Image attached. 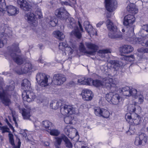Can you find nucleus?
Listing matches in <instances>:
<instances>
[{
  "label": "nucleus",
  "mask_w": 148,
  "mask_h": 148,
  "mask_svg": "<svg viewBox=\"0 0 148 148\" xmlns=\"http://www.w3.org/2000/svg\"><path fill=\"white\" fill-rule=\"evenodd\" d=\"M18 46V44H14L11 46L8 47V49L9 54L11 57L15 62L18 64L20 65L23 64V61L21 56L17 55L15 53L16 52L18 53L20 52Z\"/></svg>",
  "instance_id": "f257e3e1"
},
{
  "label": "nucleus",
  "mask_w": 148,
  "mask_h": 148,
  "mask_svg": "<svg viewBox=\"0 0 148 148\" xmlns=\"http://www.w3.org/2000/svg\"><path fill=\"white\" fill-rule=\"evenodd\" d=\"M36 80L42 87L47 86L52 82V79L49 75L43 73H38L36 76Z\"/></svg>",
  "instance_id": "f03ea898"
},
{
  "label": "nucleus",
  "mask_w": 148,
  "mask_h": 148,
  "mask_svg": "<svg viewBox=\"0 0 148 148\" xmlns=\"http://www.w3.org/2000/svg\"><path fill=\"white\" fill-rule=\"evenodd\" d=\"M85 45L87 48L91 49L92 51H87L84 45L82 43H80L79 46L80 51L83 52L85 53L90 55H93L99 49V47L98 45L90 42H86Z\"/></svg>",
  "instance_id": "7ed1b4c3"
},
{
  "label": "nucleus",
  "mask_w": 148,
  "mask_h": 148,
  "mask_svg": "<svg viewBox=\"0 0 148 148\" xmlns=\"http://www.w3.org/2000/svg\"><path fill=\"white\" fill-rule=\"evenodd\" d=\"M125 117L127 121L130 124L137 125L141 122V118L135 113H127Z\"/></svg>",
  "instance_id": "20e7f679"
},
{
  "label": "nucleus",
  "mask_w": 148,
  "mask_h": 148,
  "mask_svg": "<svg viewBox=\"0 0 148 148\" xmlns=\"http://www.w3.org/2000/svg\"><path fill=\"white\" fill-rule=\"evenodd\" d=\"M106 99L110 103L117 105L122 100L121 97L118 94H114L110 92L106 95Z\"/></svg>",
  "instance_id": "39448f33"
},
{
  "label": "nucleus",
  "mask_w": 148,
  "mask_h": 148,
  "mask_svg": "<svg viewBox=\"0 0 148 148\" xmlns=\"http://www.w3.org/2000/svg\"><path fill=\"white\" fill-rule=\"evenodd\" d=\"M105 6L107 10L106 16L107 18H110L112 12L116 7L117 2L116 0H105Z\"/></svg>",
  "instance_id": "423d86ee"
},
{
  "label": "nucleus",
  "mask_w": 148,
  "mask_h": 148,
  "mask_svg": "<svg viewBox=\"0 0 148 148\" xmlns=\"http://www.w3.org/2000/svg\"><path fill=\"white\" fill-rule=\"evenodd\" d=\"M55 14L56 16L62 21H65L69 17V14L63 8L56 10L55 12Z\"/></svg>",
  "instance_id": "0eeeda50"
},
{
  "label": "nucleus",
  "mask_w": 148,
  "mask_h": 148,
  "mask_svg": "<svg viewBox=\"0 0 148 148\" xmlns=\"http://www.w3.org/2000/svg\"><path fill=\"white\" fill-rule=\"evenodd\" d=\"M60 112L63 115H70L75 113V110L72 106L64 104L61 106Z\"/></svg>",
  "instance_id": "6e6552de"
},
{
  "label": "nucleus",
  "mask_w": 148,
  "mask_h": 148,
  "mask_svg": "<svg viewBox=\"0 0 148 148\" xmlns=\"http://www.w3.org/2000/svg\"><path fill=\"white\" fill-rule=\"evenodd\" d=\"M23 99L24 101L30 102L36 98L35 94L32 91L30 90L24 91L22 94Z\"/></svg>",
  "instance_id": "1a4fd4ad"
},
{
  "label": "nucleus",
  "mask_w": 148,
  "mask_h": 148,
  "mask_svg": "<svg viewBox=\"0 0 148 148\" xmlns=\"http://www.w3.org/2000/svg\"><path fill=\"white\" fill-rule=\"evenodd\" d=\"M147 141V137L146 134L141 133L135 138L134 144L136 146L143 145L145 144Z\"/></svg>",
  "instance_id": "9d476101"
},
{
  "label": "nucleus",
  "mask_w": 148,
  "mask_h": 148,
  "mask_svg": "<svg viewBox=\"0 0 148 148\" xmlns=\"http://www.w3.org/2000/svg\"><path fill=\"white\" fill-rule=\"evenodd\" d=\"M65 76L62 74H55L52 79V82L55 85H60L63 84L66 81Z\"/></svg>",
  "instance_id": "9b49d317"
},
{
  "label": "nucleus",
  "mask_w": 148,
  "mask_h": 148,
  "mask_svg": "<svg viewBox=\"0 0 148 148\" xmlns=\"http://www.w3.org/2000/svg\"><path fill=\"white\" fill-rule=\"evenodd\" d=\"M83 99L85 101L91 100L93 97L92 91L89 90L85 89L82 90L81 93Z\"/></svg>",
  "instance_id": "f8f14e48"
},
{
  "label": "nucleus",
  "mask_w": 148,
  "mask_h": 148,
  "mask_svg": "<svg viewBox=\"0 0 148 148\" xmlns=\"http://www.w3.org/2000/svg\"><path fill=\"white\" fill-rule=\"evenodd\" d=\"M25 16L27 17L28 22L31 25L35 26L37 25L38 22L36 20L34 13L29 12L26 13Z\"/></svg>",
  "instance_id": "ddd939ff"
},
{
  "label": "nucleus",
  "mask_w": 148,
  "mask_h": 148,
  "mask_svg": "<svg viewBox=\"0 0 148 148\" xmlns=\"http://www.w3.org/2000/svg\"><path fill=\"white\" fill-rule=\"evenodd\" d=\"M135 18L134 16L132 14H128L125 16L124 18L123 23L126 26L130 25L134 22Z\"/></svg>",
  "instance_id": "4468645a"
},
{
  "label": "nucleus",
  "mask_w": 148,
  "mask_h": 148,
  "mask_svg": "<svg viewBox=\"0 0 148 148\" xmlns=\"http://www.w3.org/2000/svg\"><path fill=\"white\" fill-rule=\"evenodd\" d=\"M35 70L34 66L30 63H26L22 65L21 68V71L22 73H26L30 70Z\"/></svg>",
  "instance_id": "2eb2a0df"
},
{
  "label": "nucleus",
  "mask_w": 148,
  "mask_h": 148,
  "mask_svg": "<svg viewBox=\"0 0 148 148\" xmlns=\"http://www.w3.org/2000/svg\"><path fill=\"white\" fill-rule=\"evenodd\" d=\"M103 82L104 83L103 87L110 88L111 86H113L116 85L114 80L111 78L106 77L102 79Z\"/></svg>",
  "instance_id": "dca6fc26"
},
{
  "label": "nucleus",
  "mask_w": 148,
  "mask_h": 148,
  "mask_svg": "<svg viewBox=\"0 0 148 148\" xmlns=\"http://www.w3.org/2000/svg\"><path fill=\"white\" fill-rule=\"evenodd\" d=\"M5 11H7L8 15L9 16L14 15L18 14L19 12L18 10L12 5L7 6L5 8Z\"/></svg>",
  "instance_id": "f3484780"
},
{
  "label": "nucleus",
  "mask_w": 148,
  "mask_h": 148,
  "mask_svg": "<svg viewBox=\"0 0 148 148\" xmlns=\"http://www.w3.org/2000/svg\"><path fill=\"white\" fill-rule=\"evenodd\" d=\"M109 37L113 39H120L122 38V36L121 32L119 31L117 29L116 30H113L108 34Z\"/></svg>",
  "instance_id": "a211bd4d"
},
{
  "label": "nucleus",
  "mask_w": 148,
  "mask_h": 148,
  "mask_svg": "<svg viewBox=\"0 0 148 148\" xmlns=\"http://www.w3.org/2000/svg\"><path fill=\"white\" fill-rule=\"evenodd\" d=\"M0 99L2 103L6 106H8L11 103L10 100L4 92L0 93Z\"/></svg>",
  "instance_id": "6ab92c4d"
},
{
  "label": "nucleus",
  "mask_w": 148,
  "mask_h": 148,
  "mask_svg": "<svg viewBox=\"0 0 148 148\" xmlns=\"http://www.w3.org/2000/svg\"><path fill=\"white\" fill-rule=\"evenodd\" d=\"M20 111L24 119H29L31 116L30 114L31 108L30 107L26 108H22Z\"/></svg>",
  "instance_id": "aec40b11"
},
{
  "label": "nucleus",
  "mask_w": 148,
  "mask_h": 148,
  "mask_svg": "<svg viewBox=\"0 0 148 148\" xmlns=\"http://www.w3.org/2000/svg\"><path fill=\"white\" fill-rule=\"evenodd\" d=\"M31 86L30 82L27 79H25L22 81L21 84L22 88L26 91L29 89Z\"/></svg>",
  "instance_id": "412c9836"
},
{
  "label": "nucleus",
  "mask_w": 148,
  "mask_h": 148,
  "mask_svg": "<svg viewBox=\"0 0 148 148\" xmlns=\"http://www.w3.org/2000/svg\"><path fill=\"white\" fill-rule=\"evenodd\" d=\"M106 25L108 29L110 32L116 30L117 28L116 26L114 25L111 20L108 19L106 22Z\"/></svg>",
  "instance_id": "4be33fe9"
},
{
  "label": "nucleus",
  "mask_w": 148,
  "mask_h": 148,
  "mask_svg": "<svg viewBox=\"0 0 148 148\" xmlns=\"http://www.w3.org/2000/svg\"><path fill=\"white\" fill-rule=\"evenodd\" d=\"M92 79L90 78H82L78 80V82L79 84L90 85V81Z\"/></svg>",
  "instance_id": "5701e85b"
},
{
  "label": "nucleus",
  "mask_w": 148,
  "mask_h": 148,
  "mask_svg": "<svg viewBox=\"0 0 148 148\" xmlns=\"http://www.w3.org/2000/svg\"><path fill=\"white\" fill-rule=\"evenodd\" d=\"M134 48L131 46L125 45H124L122 48V52L123 53L125 54L130 53L132 51Z\"/></svg>",
  "instance_id": "b1692460"
},
{
  "label": "nucleus",
  "mask_w": 148,
  "mask_h": 148,
  "mask_svg": "<svg viewBox=\"0 0 148 148\" xmlns=\"http://www.w3.org/2000/svg\"><path fill=\"white\" fill-rule=\"evenodd\" d=\"M41 126L47 131L49 130L52 127V123L47 120L43 121L41 123Z\"/></svg>",
  "instance_id": "393cba45"
},
{
  "label": "nucleus",
  "mask_w": 148,
  "mask_h": 148,
  "mask_svg": "<svg viewBox=\"0 0 148 148\" xmlns=\"http://www.w3.org/2000/svg\"><path fill=\"white\" fill-rule=\"evenodd\" d=\"M127 10L130 13L136 14L138 12V9L136 8L134 5L133 4H130L127 7Z\"/></svg>",
  "instance_id": "a878e982"
},
{
  "label": "nucleus",
  "mask_w": 148,
  "mask_h": 148,
  "mask_svg": "<svg viewBox=\"0 0 148 148\" xmlns=\"http://www.w3.org/2000/svg\"><path fill=\"white\" fill-rule=\"evenodd\" d=\"M123 95L126 96H131V88L127 86L123 88L121 90Z\"/></svg>",
  "instance_id": "bb28decb"
},
{
  "label": "nucleus",
  "mask_w": 148,
  "mask_h": 148,
  "mask_svg": "<svg viewBox=\"0 0 148 148\" xmlns=\"http://www.w3.org/2000/svg\"><path fill=\"white\" fill-rule=\"evenodd\" d=\"M143 29L140 31L142 34V36L143 37L148 38V25H144L142 27Z\"/></svg>",
  "instance_id": "cd10ccee"
},
{
  "label": "nucleus",
  "mask_w": 148,
  "mask_h": 148,
  "mask_svg": "<svg viewBox=\"0 0 148 148\" xmlns=\"http://www.w3.org/2000/svg\"><path fill=\"white\" fill-rule=\"evenodd\" d=\"M54 36L60 40H62L65 38V36L63 34L59 31L54 32L53 33Z\"/></svg>",
  "instance_id": "c85d7f7f"
},
{
  "label": "nucleus",
  "mask_w": 148,
  "mask_h": 148,
  "mask_svg": "<svg viewBox=\"0 0 148 148\" xmlns=\"http://www.w3.org/2000/svg\"><path fill=\"white\" fill-rule=\"evenodd\" d=\"M91 83H92L94 86L97 87L100 86L103 87V84H104L103 82L102 79L101 80L97 79L93 80L92 79V81H90V84Z\"/></svg>",
  "instance_id": "c756f323"
},
{
  "label": "nucleus",
  "mask_w": 148,
  "mask_h": 148,
  "mask_svg": "<svg viewBox=\"0 0 148 148\" xmlns=\"http://www.w3.org/2000/svg\"><path fill=\"white\" fill-rule=\"evenodd\" d=\"M46 21L47 23H49V24L52 27H54L56 25L57 23V20L54 18L53 17H48L46 19Z\"/></svg>",
  "instance_id": "7c9ffc66"
},
{
  "label": "nucleus",
  "mask_w": 148,
  "mask_h": 148,
  "mask_svg": "<svg viewBox=\"0 0 148 148\" xmlns=\"http://www.w3.org/2000/svg\"><path fill=\"white\" fill-rule=\"evenodd\" d=\"M65 21L68 23L69 27L70 28H73L75 26V21L73 18L69 16V17Z\"/></svg>",
  "instance_id": "2f4dec72"
},
{
  "label": "nucleus",
  "mask_w": 148,
  "mask_h": 148,
  "mask_svg": "<svg viewBox=\"0 0 148 148\" xmlns=\"http://www.w3.org/2000/svg\"><path fill=\"white\" fill-rule=\"evenodd\" d=\"M71 34H73L78 39H80L82 36V34L77 26H75L74 30L72 31Z\"/></svg>",
  "instance_id": "473e14b6"
},
{
  "label": "nucleus",
  "mask_w": 148,
  "mask_h": 148,
  "mask_svg": "<svg viewBox=\"0 0 148 148\" xmlns=\"http://www.w3.org/2000/svg\"><path fill=\"white\" fill-rule=\"evenodd\" d=\"M20 7L22 9L25 11H29L31 10V6L26 1L24 2L23 4Z\"/></svg>",
  "instance_id": "72a5a7b5"
},
{
  "label": "nucleus",
  "mask_w": 148,
  "mask_h": 148,
  "mask_svg": "<svg viewBox=\"0 0 148 148\" xmlns=\"http://www.w3.org/2000/svg\"><path fill=\"white\" fill-rule=\"evenodd\" d=\"M65 146L68 148H72L73 147L72 143L71 142L68 138L65 136L63 138Z\"/></svg>",
  "instance_id": "f704fd0d"
},
{
  "label": "nucleus",
  "mask_w": 148,
  "mask_h": 148,
  "mask_svg": "<svg viewBox=\"0 0 148 148\" xmlns=\"http://www.w3.org/2000/svg\"><path fill=\"white\" fill-rule=\"evenodd\" d=\"M7 6L5 0H0V13L5 12Z\"/></svg>",
  "instance_id": "c9c22d12"
},
{
  "label": "nucleus",
  "mask_w": 148,
  "mask_h": 148,
  "mask_svg": "<svg viewBox=\"0 0 148 148\" xmlns=\"http://www.w3.org/2000/svg\"><path fill=\"white\" fill-rule=\"evenodd\" d=\"M110 63L115 71L118 70L121 66V64L118 61L111 60L110 61Z\"/></svg>",
  "instance_id": "e433bc0d"
},
{
  "label": "nucleus",
  "mask_w": 148,
  "mask_h": 148,
  "mask_svg": "<svg viewBox=\"0 0 148 148\" xmlns=\"http://www.w3.org/2000/svg\"><path fill=\"white\" fill-rule=\"evenodd\" d=\"M99 53V56L102 58L105 57V53H111V51L110 49H107L102 50H100L98 52Z\"/></svg>",
  "instance_id": "4c0bfd02"
},
{
  "label": "nucleus",
  "mask_w": 148,
  "mask_h": 148,
  "mask_svg": "<svg viewBox=\"0 0 148 148\" xmlns=\"http://www.w3.org/2000/svg\"><path fill=\"white\" fill-rule=\"evenodd\" d=\"M47 131L50 133V134L54 136H58L60 134V132L57 130L52 129L51 127Z\"/></svg>",
  "instance_id": "58836bf2"
},
{
  "label": "nucleus",
  "mask_w": 148,
  "mask_h": 148,
  "mask_svg": "<svg viewBox=\"0 0 148 148\" xmlns=\"http://www.w3.org/2000/svg\"><path fill=\"white\" fill-rule=\"evenodd\" d=\"M94 113L97 116H101L102 112V108H101L99 107H95L94 108Z\"/></svg>",
  "instance_id": "ea45409f"
},
{
  "label": "nucleus",
  "mask_w": 148,
  "mask_h": 148,
  "mask_svg": "<svg viewBox=\"0 0 148 148\" xmlns=\"http://www.w3.org/2000/svg\"><path fill=\"white\" fill-rule=\"evenodd\" d=\"M59 106V103L56 101H52L50 104V107L54 110L57 109Z\"/></svg>",
  "instance_id": "a19ab883"
},
{
  "label": "nucleus",
  "mask_w": 148,
  "mask_h": 148,
  "mask_svg": "<svg viewBox=\"0 0 148 148\" xmlns=\"http://www.w3.org/2000/svg\"><path fill=\"white\" fill-rule=\"evenodd\" d=\"M64 137H65V136L64 135H62L60 137L55 138L56 140L55 141V145H60L62 141V140H63V138Z\"/></svg>",
  "instance_id": "79ce46f5"
},
{
  "label": "nucleus",
  "mask_w": 148,
  "mask_h": 148,
  "mask_svg": "<svg viewBox=\"0 0 148 148\" xmlns=\"http://www.w3.org/2000/svg\"><path fill=\"white\" fill-rule=\"evenodd\" d=\"M134 55H131L130 56H126L122 58V60L131 62L134 60Z\"/></svg>",
  "instance_id": "37998d69"
},
{
  "label": "nucleus",
  "mask_w": 148,
  "mask_h": 148,
  "mask_svg": "<svg viewBox=\"0 0 148 148\" xmlns=\"http://www.w3.org/2000/svg\"><path fill=\"white\" fill-rule=\"evenodd\" d=\"M88 28H89L90 29H87V32L90 35L92 34V35H94L96 33V31L95 29L92 27L91 25H88Z\"/></svg>",
  "instance_id": "c03bdc74"
},
{
  "label": "nucleus",
  "mask_w": 148,
  "mask_h": 148,
  "mask_svg": "<svg viewBox=\"0 0 148 148\" xmlns=\"http://www.w3.org/2000/svg\"><path fill=\"white\" fill-rule=\"evenodd\" d=\"M109 115L110 113L107 110L103 109L101 116H102L105 118H107L109 117Z\"/></svg>",
  "instance_id": "a18cd8bd"
},
{
  "label": "nucleus",
  "mask_w": 148,
  "mask_h": 148,
  "mask_svg": "<svg viewBox=\"0 0 148 148\" xmlns=\"http://www.w3.org/2000/svg\"><path fill=\"white\" fill-rule=\"evenodd\" d=\"M136 103H135L134 104H130L129 105L128 108V109L130 112L134 113L136 110Z\"/></svg>",
  "instance_id": "49530a36"
},
{
  "label": "nucleus",
  "mask_w": 148,
  "mask_h": 148,
  "mask_svg": "<svg viewBox=\"0 0 148 148\" xmlns=\"http://www.w3.org/2000/svg\"><path fill=\"white\" fill-rule=\"evenodd\" d=\"M0 129L2 131V133H4L5 132H10L9 129L7 126H0Z\"/></svg>",
  "instance_id": "de8ad7c7"
},
{
  "label": "nucleus",
  "mask_w": 148,
  "mask_h": 148,
  "mask_svg": "<svg viewBox=\"0 0 148 148\" xmlns=\"http://www.w3.org/2000/svg\"><path fill=\"white\" fill-rule=\"evenodd\" d=\"M67 45L64 42H60L59 45V48L61 50L63 51L65 49Z\"/></svg>",
  "instance_id": "09e8293b"
},
{
  "label": "nucleus",
  "mask_w": 148,
  "mask_h": 148,
  "mask_svg": "<svg viewBox=\"0 0 148 148\" xmlns=\"http://www.w3.org/2000/svg\"><path fill=\"white\" fill-rule=\"evenodd\" d=\"M138 52L141 53H148V48L142 47L138 49Z\"/></svg>",
  "instance_id": "8fccbe9b"
},
{
  "label": "nucleus",
  "mask_w": 148,
  "mask_h": 148,
  "mask_svg": "<svg viewBox=\"0 0 148 148\" xmlns=\"http://www.w3.org/2000/svg\"><path fill=\"white\" fill-rule=\"evenodd\" d=\"M10 143L12 145H14V140L13 138V135L12 134L9 133L8 134Z\"/></svg>",
  "instance_id": "3c124183"
},
{
  "label": "nucleus",
  "mask_w": 148,
  "mask_h": 148,
  "mask_svg": "<svg viewBox=\"0 0 148 148\" xmlns=\"http://www.w3.org/2000/svg\"><path fill=\"white\" fill-rule=\"evenodd\" d=\"M64 50L65 52L67 53L69 55H71L73 52V50L70 47H68L67 45L65 48Z\"/></svg>",
  "instance_id": "603ef678"
},
{
  "label": "nucleus",
  "mask_w": 148,
  "mask_h": 148,
  "mask_svg": "<svg viewBox=\"0 0 148 148\" xmlns=\"http://www.w3.org/2000/svg\"><path fill=\"white\" fill-rule=\"evenodd\" d=\"M131 96L132 95L136 97L138 96V95L139 93H137V90L134 88L131 89Z\"/></svg>",
  "instance_id": "864d4df0"
},
{
  "label": "nucleus",
  "mask_w": 148,
  "mask_h": 148,
  "mask_svg": "<svg viewBox=\"0 0 148 148\" xmlns=\"http://www.w3.org/2000/svg\"><path fill=\"white\" fill-rule=\"evenodd\" d=\"M72 118L70 116H66L64 119L65 122L67 124H72L71 121Z\"/></svg>",
  "instance_id": "5fc2aeb1"
},
{
  "label": "nucleus",
  "mask_w": 148,
  "mask_h": 148,
  "mask_svg": "<svg viewBox=\"0 0 148 148\" xmlns=\"http://www.w3.org/2000/svg\"><path fill=\"white\" fill-rule=\"evenodd\" d=\"M34 125L36 128L38 130L40 128V126H41V123L39 121H36L34 123Z\"/></svg>",
  "instance_id": "6e6d98bb"
},
{
  "label": "nucleus",
  "mask_w": 148,
  "mask_h": 148,
  "mask_svg": "<svg viewBox=\"0 0 148 148\" xmlns=\"http://www.w3.org/2000/svg\"><path fill=\"white\" fill-rule=\"evenodd\" d=\"M136 97H136V98H138L139 101L140 103L143 102L144 101V97L143 95L141 94L139 95V94L138 95V96H137Z\"/></svg>",
  "instance_id": "4d7b16f0"
},
{
  "label": "nucleus",
  "mask_w": 148,
  "mask_h": 148,
  "mask_svg": "<svg viewBox=\"0 0 148 148\" xmlns=\"http://www.w3.org/2000/svg\"><path fill=\"white\" fill-rule=\"evenodd\" d=\"M36 14L38 16V17L39 18H40L42 16L41 10L39 8L37 9L36 11Z\"/></svg>",
  "instance_id": "13d9d810"
},
{
  "label": "nucleus",
  "mask_w": 148,
  "mask_h": 148,
  "mask_svg": "<svg viewBox=\"0 0 148 148\" xmlns=\"http://www.w3.org/2000/svg\"><path fill=\"white\" fill-rule=\"evenodd\" d=\"M88 25H90L89 24V22L88 21H85L83 24L84 27L85 29L86 30L87 32V29L90 30L89 28H88Z\"/></svg>",
  "instance_id": "bf43d9fd"
},
{
  "label": "nucleus",
  "mask_w": 148,
  "mask_h": 148,
  "mask_svg": "<svg viewBox=\"0 0 148 148\" xmlns=\"http://www.w3.org/2000/svg\"><path fill=\"white\" fill-rule=\"evenodd\" d=\"M14 85L12 84V85L7 86V90L8 91H12L14 90Z\"/></svg>",
  "instance_id": "052dcab7"
},
{
  "label": "nucleus",
  "mask_w": 148,
  "mask_h": 148,
  "mask_svg": "<svg viewBox=\"0 0 148 148\" xmlns=\"http://www.w3.org/2000/svg\"><path fill=\"white\" fill-rule=\"evenodd\" d=\"M61 4L62 5H70L72 6V4L71 3L70 1H62L61 2Z\"/></svg>",
  "instance_id": "680f3d73"
},
{
  "label": "nucleus",
  "mask_w": 148,
  "mask_h": 148,
  "mask_svg": "<svg viewBox=\"0 0 148 148\" xmlns=\"http://www.w3.org/2000/svg\"><path fill=\"white\" fill-rule=\"evenodd\" d=\"M25 1H26L25 0H17V3L18 5L20 6L23 4V3H24V2Z\"/></svg>",
  "instance_id": "e2e57ef3"
},
{
  "label": "nucleus",
  "mask_w": 148,
  "mask_h": 148,
  "mask_svg": "<svg viewBox=\"0 0 148 148\" xmlns=\"http://www.w3.org/2000/svg\"><path fill=\"white\" fill-rule=\"evenodd\" d=\"M4 42L2 38H0V48L3 47V46Z\"/></svg>",
  "instance_id": "0e129e2a"
},
{
  "label": "nucleus",
  "mask_w": 148,
  "mask_h": 148,
  "mask_svg": "<svg viewBox=\"0 0 148 148\" xmlns=\"http://www.w3.org/2000/svg\"><path fill=\"white\" fill-rule=\"evenodd\" d=\"M104 23L103 21H100L97 24V27H100Z\"/></svg>",
  "instance_id": "69168bd1"
},
{
  "label": "nucleus",
  "mask_w": 148,
  "mask_h": 148,
  "mask_svg": "<svg viewBox=\"0 0 148 148\" xmlns=\"http://www.w3.org/2000/svg\"><path fill=\"white\" fill-rule=\"evenodd\" d=\"M7 125L9 126L10 128L12 130H14V127L12 126V125L8 122V121L7 120V121L6 122Z\"/></svg>",
  "instance_id": "338daca9"
},
{
  "label": "nucleus",
  "mask_w": 148,
  "mask_h": 148,
  "mask_svg": "<svg viewBox=\"0 0 148 148\" xmlns=\"http://www.w3.org/2000/svg\"><path fill=\"white\" fill-rule=\"evenodd\" d=\"M38 62H40L41 63H44V61L42 59L41 57H40L38 60Z\"/></svg>",
  "instance_id": "774afa93"
}]
</instances>
